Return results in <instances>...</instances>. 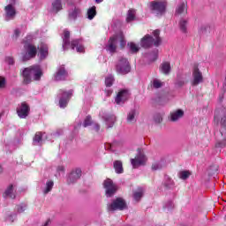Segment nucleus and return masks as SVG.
<instances>
[{
  "mask_svg": "<svg viewBox=\"0 0 226 226\" xmlns=\"http://www.w3.org/2000/svg\"><path fill=\"white\" fill-rule=\"evenodd\" d=\"M62 40L64 50H68V47L71 45L72 50H75L76 49L77 52H79L80 54H84V52H86V48H84V41H82V39H74L70 43V31L64 30Z\"/></svg>",
  "mask_w": 226,
  "mask_h": 226,
  "instance_id": "obj_1",
  "label": "nucleus"
},
{
  "mask_svg": "<svg viewBox=\"0 0 226 226\" xmlns=\"http://www.w3.org/2000/svg\"><path fill=\"white\" fill-rule=\"evenodd\" d=\"M34 75V80H40L43 72L40 65H32L30 67L25 68L23 71V83L31 84V76Z\"/></svg>",
  "mask_w": 226,
  "mask_h": 226,
  "instance_id": "obj_2",
  "label": "nucleus"
},
{
  "mask_svg": "<svg viewBox=\"0 0 226 226\" xmlns=\"http://www.w3.org/2000/svg\"><path fill=\"white\" fill-rule=\"evenodd\" d=\"M153 36H150L149 34L145 35L141 39V47L143 49H149L150 47H158L162 43V39L160 38V30H154L153 32Z\"/></svg>",
  "mask_w": 226,
  "mask_h": 226,
  "instance_id": "obj_3",
  "label": "nucleus"
},
{
  "mask_svg": "<svg viewBox=\"0 0 226 226\" xmlns=\"http://www.w3.org/2000/svg\"><path fill=\"white\" fill-rule=\"evenodd\" d=\"M118 39L120 40L122 47H124L126 45V41H124V34H123V32H118L117 34L109 38L106 46L107 50H109V52H111V54H114V52H116V49H117V43Z\"/></svg>",
  "mask_w": 226,
  "mask_h": 226,
  "instance_id": "obj_4",
  "label": "nucleus"
},
{
  "mask_svg": "<svg viewBox=\"0 0 226 226\" xmlns=\"http://www.w3.org/2000/svg\"><path fill=\"white\" fill-rule=\"evenodd\" d=\"M24 43V52L22 56V61H30V59H34L36 54H38V48L31 42L23 41Z\"/></svg>",
  "mask_w": 226,
  "mask_h": 226,
  "instance_id": "obj_5",
  "label": "nucleus"
},
{
  "mask_svg": "<svg viewBox=\"0 0 226 226\" xmlns=\"http://www.w3.org/2000/svg\"><path fill=\"white\" fill-rule=\"evenodd\" d=\"M73 96V90L66 91L64 89H60L58 93L59 105L62 109H64L68 104V100Z\"/></svg>",
  "mask_w": 226,
  "mask_h": 226,
  "instance_id": "obj_6",
  "label": "nucleus"
},
{
  "mask_svg": "<svg viewBox=\"0 0 226 226\" xmlns=\"http://www.w3.org/2000/svg\"><path fill=\"white\" fill-rule=\"evenodd\" d=\"M116 70L117 73L126 75V73H130V63L126 58L121 57L116 66Z\"/></svg>",
  "mask_w": 226,
  "mask_h": 226,
  "instance_id": "obj_7",
  "label": "nucleus"
},
{
  "mask_svg": "<svg viewBox=\"0 0 226 226\" xmlns=\"http://www.w3.org/2000/svg\"><path fill=\"white\" fill-rule=\"evenodd\" d=\"M149 8L152 11H157V13H164L167 8V2L165 1H152L149 3Z\"/></svg>",
  "mask_w": 226,
  "mask_h": 226,
  "instance_id": "obj_8",
  "label": "nucleus"
},
{
  "mask_svg": "<svg viewBox=\"0 0 226 226\" xmlns=\"http://www.w3.org/2000/svg\"><path fill=\"white\" fill-rule=\"evenodd\" d=\"M119 209L120 211H123V209H126V202L123 198H117L113 202L109 205L108 210L109 211H116Z\"/></svg>",
  "mask_w": 226,
  "mask_h": 226,
  "instance_id": "obj_9",
  "label": "nucleus"
},
{
  "mask_svg": "<svg viewBox=\"0 0 226 226\" xmlns=\"http://www.w3.org/2000/svg\"><path fill=\"white\" fill-rule=\"evenodd\" d=\"M103 186L106 190V195L108 197H112L116 192H117V185H114V182L110 178L104 181Z\"/></svg>",
  "mask_w": 226,
  "mask_h": 226,
  "instance_id": "obj_10",
  "label": "nucleus"
},
{
  "mask_svg": "<svg viewBox=\"0 0 226 226\" xmlns=\"http://www.w3.org/2000/svg\"><path fill=\"white\" fill-rule=\"evenodd\" d=\"M29 104H26V102H21V104H19L17 108V114L19 117H21V119H26V117L29 116Z\"/></svg>",
  "mask_w": 226,
  "mask_h": 226,
  "instance_id": "obj_11",
  "label": "nucleus"
},
{
  "mask_svg": "<svg viewBox=\"0 0 226 226\" xmlns=\"http://www.w3.org/2000/svg\"><path fill=\"white\" fill-rule=\"evenodd\" d=\"M130 98V92L126 89L121 90L117 94L115 102L117 105H121V103H124Z\"/></svg>",
  "mask_w": 226,
  "mask_h": 226,
  "instance_id": "obj_12",
  "label": "nucleus"
},
{
  "mask_svg": "<svg viewBox=\"0 0 226 226\" xmlns=\"http://www.w3.org/2000/svg\"><path fill=\"white\" fill-rule=\"evenodd\" d=\"M146 162H147V159L144 154H139L135 157V159L131 160L133 169H137L138 167H140V165H146Z\"/></svg>",
  "mask_w": 226,
  "mask_h": 226,
  "instance_id": "obj_13",
  "label": "nucleus"
},
{
  "mask_svg": "<svg viewBox=\"0 0 226 226\" xmlns=\"http://www.w3.org/2000/svg\"><path fill=\"white\" fill-rule=\"evenodd\" d=\"M68 79V72L64 68V65H60L55 74V80L61 81Z\"/></svg>",
  "mask_w": 226,
  "mask_h": 226,
  "instance_id": "obj_14",
  "label": "nucleus"
},
{
  "mask_svg": "<svg viewBox=\"0 0 226 226\" xmlns=\"http://www.w3.org/2000/svg\"><path fill=\"white\" fill-rule=\"evenodd\" d=\"M4 11L6 20H11V19H15V15H17V11H15V7L12 4H8L7 6H5Z\"/></svg>",
  "mask_w": 226,
  "mask_h": 226,
  "instance_id": "obj_15",
  "label": "nucleus"
},
{
  "mask_svg": "<svg viewBox=\"0 0 226 226\" xmlns=\"http://www.w3.org/2000/svg\"><path fill=\"white\" fill-rule=\"evenodd\" d=\"M192 86H199L202 82V73L199 71V67H195L192 72Z\"/></svg>",
  "mask_w": 226,
  "mask_h": 226,
  "instance_id": "obj_16",
  "label": "nucleus"
},
{
  "mask_svg": "<svg viewBox=\"0 0 226 226\" xmlns=\"http://www.w3.org/2000/svg\"><path fill=\"white\" fill-rule=\"evenodd\" d=\"M41 59H45L49 56V45L46 43H41L38 47Z\"/></svg>",
  "mask_w": 226,
  "mask_h": 226,
  "instance_id": "obj_17",
  "label": "nucleus"
},
{
  "mask_svg": "<svg viewBox=\"0 0 226 226\" xmlns=\"http://www.w3.org/2000/svg\"><path fill=\"white\" fill-rule=\"evenodd\" d=\"M80 176H82V170H80V169H76L75 171H72L69 175V183H75L77 179H80Z\"/></svg>",
  "mask_w": 226,
  "mask_h": 226,
  "instance_id": "obj_18",
  "label": "nucleus"
},
{
  "mask_svg": "<svg viewBox=\"0 0 226 226\" xmlns=\"http://www.w3.org/2000/svg\"><path fill=\"white\" fill-rule=\"evenodd\" d=\"M143 195H144V189L139 188L137 191L133 192L132 197L134 200H136V202H139V200L142 199Z\"/></svg>",
  "mask_w": 226,
  "mask_h": 226,
  "instance_id": "obj_19",
  "label": "nucleus"
},
{
  "mask_svg": "<svg viewBox=\"0 0 226 226\" xmlns=\"http://www.w3.org/2000/svg\"><path fill=\"white\" fill-rule=\"evenodd\" d=\"M114 169L117 174H123V162L121 161H115L114 162Z\"/></svg>",
  "mask_w": 226,
  "mask_h": 226,
  "instance_id": "obj_20",
  "label": "nucleus"
},
{
  "mask_svg": "<svg viewBox=\"0 0 226 226\" xmlns=\"http://www.w3.org/2000/svg\"><path fill=\"white\" fill-rule=\"evenodd\" d=\"M52 10L54 11H60V10H63V4H61V0H54L53 1Z\"/></svg>",
  "mask_w": 226,
  "mask_h": 226,
  "instance_id": "obj_21",
  "label": "nucleus"
},
{
  "mask_svg": "<svg viewBox=\"0 0 226 226\" xmlns=\"http://www.w3.org/2000/svg\"><path fill=\"white\" fill-rule=\"evenodd\" d=\"M136 11L135 9H130L127 12V17H126V22H132L135 20V15H136Z\"/></svg>",
  "mask_w": 226,
  "mask_h": 226,
  "instance_id": "obj_22",
  "label": "nucleus"
},
{
  "mask_svg": "<svg viewBox=\"0 0 226 226\" xmlns=\"http://www.w3.org/2000/svg\"><path fill=\"white\" fill-rule=\"evenodd\" d=\"M185 112L182 109H178L177 111L171 114V121H177L179 117H183Z\"/></svg>",
  "mask_w": 226,
  "mask_h": 226,
  "instance_id": "obj_23",
  "label": "nucleus"
},
{
  "mask_svg": "<svg viewBox=\"0 0 226 226\" xmlns=\"http://www.w3.org/2000/svg\"><path fill=\"white\" fill-rule=\"evenodd\" d=\"M96 17V6H93L87 11V19L93 20Z\"/></svg>",
  "mask_w": 226,
  "mask_h": 226,
  "instance_id": "obj_24",
  "label": "nucleus"
},
{
  "mask_svg": "<svg viewBox=\"0 0 226 226\" xmlns=\"http://www.w3.org/2000/svg\"><path fill=\"white\" fill-rule=\"evenodd\" d=\"M4 197H10V199H15V194H13V185H11L4 192Z\"/></svg>",
  "mask_w": 226,
  "mask_h": 226,
  "instance_id": "obj_25",
  "label": "nucleus"
},
{
  "mask_svg": "<svg viewBox=\"0 0 226 226\" xmlns=\"http://www.w3.org/2000/svg\"><path fill=\"white\" fill-rule=\"evenodd\" d=\"M43 139V132H38L35 133L34 138V146H37L39 142H41V139Z\"/></svg>",
  "mask_w": 226,
  "mask_h": 226,
  "instance_id": "obj_26",
  "label": "nucleus"
},
{
  "mask_svg": "<svg viewBox=\"0 0 226 226\" xmlns=\"http://www.w3.org/2000/svg\"><path fill=\"white\" fill-rule=\"evenodd\" d=\"M161 70L162 73H165L166 75L169 74V72H170V63H163L161 66Z\"/></svg>",
  "mask_w": 226,
  "mask_h": 226,
  "instance_id": "obj_27",
  "label": "nucleus"
},
{
  "mask_svg": "<svg viewBox=\"0 0 226 226\" xmlns=\"http://www.w3.org/2000/svg\"><path fill=\"white\" fill-rule=\"evenodd\" d=\"M128 45H129L130 50L132 54H137V52H139V50H140V48H139V46H137V44H135V42H130Z\"/></svg>",
  "mask_w": 226,
  "mask_h": 226,
  "instance_id": "obj_28",
  "label": "nucleus"
},
{
  "mask_svg": "<svg viewBox=\"0 0 226 226\" xmlns=\"http://www.w3.org/2000/svg\"><path fill=\"white\" fill-rule=\"evenodd\" d=\"M105 84L107 87H110L112 84H114V77L112 76H108L105 79Z\"/></svg>",
  "mask_w": 226,
  "mask_h": 226,
  "instance_id": "obj_29",
  "label": "nucleus"
},
{
  "mask_svg": "<svg viewBox=\"0 0 226 226\" xmlns=\"http://www.w3.org/2000/svg\"><path fill=\"white\" fill-rule=\"evenodd\" d=\"M162 86H163V83L162 81H160L159 79L153 80V87L155 89H159V87H162Z\"/></svg>",
  "mask_w": 226,
  "mask_h": 226,
  "instance_id": "obj_30",
  "label": "nucleus"
},
{
  "mask_svg": "<svg viewBox=\"0 0 226 226\" xmlns=\"http://www.w3.org/2000/svg\"><path fill=\"white\" fill-rule=\"evenodd\" d=\"M106 123H107L109 128H112V126L114 125V123H116V117H111L108 118L106 120Z\"/></svg>",
  "mask_w": 226,
  "mask_h": 226,
  "instance_id": "obj_31",
  "label": "nucleus"
},
{
  "mask_svg": "<svg viewBox=\"0 0 226 226\" xmlns=\"http://www.w3.org/2000/svg\"><path fill=\"white\" fill-rule=\"evenodd\" d=\"M179 176L180 179H188L190 177V171H181Z\"/></svg>",
  "mask_w": 226,
  "mask_h": 226,
  "instance_id": "obj_32",
  "label": "nucleus"
},
{
  "mask_svg": "<svg viewBox=\"0 0 226 226\" xmlns=\"http://www.w3.org/2000/svg\"><path fill=\"white\" fill-rule=\"evenodd\" d=\"M83 126H84L85 128H87V126H91V116H87V117L85 118Z\"/></svg>",
  "mask_w": 226,
  "mask_h": 226,
  "instance_id": "obj_33",
  "label": "nucleus"
},
{
  "mask_svg": "<svg viewBox=\"0 0 226 226\" xmlns=\"http://www.w3.org/2000/svg\"><path fill=\"white\" fill-rule=\"evenodd\" d=\"M53 186H54V182L49 181V182L47 183V188H46L44 193H49V192H50V190H52V187H53Z\"/></svg>",
  "mask_w": 226,
  "mask_h": 226,
  "instance_id": "obj_34",
  "label": "nucleus"
},
{
  "mask_svg": "<svg viewBox=\"0 0 226 226\" xmlns=\"http://www.w3.org/2000/svg\"><path fill=\"white\" fill-rule=\"evenodd\" d=\"M186 8V6L185 5V4H181L178 8L177 9V13L179 15L181 13H183L185 11V9Z\"/></svg>",
  "mask_w": 226,
  "mask_h": 226,
  "instance_id": "obj_35",
  "label": "nucleus"
},
{
  "mask_svg": "<svg viewBox=\"0 0 226 226\" xmlns=\"http://www.w3.org/2000/svg\"><path fill=\"white\" fill-rule=\"evenodd\" d=\"M180 29L183 33H186V20L180 21Z\"/></svg>",
  "mask_w": 226,
  "mask_h": 226,
  "instance_id": "obj_36",
  "label": "nucleus"
},
{
  "mask_svg": "<svg viewBox=\"0 0 226 226\" xmlns=\"http://www.w3.org/2000/svg\"><path fill=\"white\" fill-rule=\"evenodd\" d=\"M135 119V110H132L127 117L128 121H133Z\"/></svg>",
  "mask_w": 226,
  "mask_h": 226,
  "instance_id": "obj_37",
  "label": "nucleus"
},
{
  "mask_svg": "<svg viewBox=\"0 0 226 226\" xmlns=\"http://www.w3.org/2000/svg\"><path fill=\"white\" fill-rule=\"evenodd\" d=\"M79 11H72V12H71L69 14V18L72 19V20H75V19H77V15H78Z\"/></svg>",
  "mask_w": 226,
  "mask_h": 226,
  "instance_id": "obj_38",
  "label": "nucleus"
},
{
  "mask_svg": "<svg viewBox=\"0 0 226 226\" xmlns=\"http://www.w3.org/2000/svg\"><path fill=\"white\" fill-rule=\"evenodd\" d=\"M5 62L7 64H13V63H15V61L13 60V57H11V56L6 57Z\"/></svg>",
  "mask_w": 226,
  "mask_h": 226,
  "instance_id": "obj_39",
  "label": "nucleus"
},
{
  "mask_svg": "<svg viewBox=\"0 0 226 226\" xmlns=\"http://www.w3.org/2000/svg\"><path fill=\"white\" fill-rule=\"evenodd\" d=\"M6 85V79H4V78L0 77V87H4V86Z\"/></svg>",
  "mask_w": 226,
  "mask_h": 226,
  "instance_id": "obj_40",
  "label": "nucleus"
},
{
  "mask_svg": "<svg viewBox=\"0 0 226 226\" xmlns=\"http://www.w3.org/2000/svg\"><path fill=\"white\" fill-rule=\"evenodd\" d=\"M104 147L107 149V151H112V144L110 143H106Z\"/></svg>",
  "mask_w": 226,
  "mask_h": 226,
  "instance_id": "obj_41",
  "label": "nucleus"
},
{
  "mask_svg": "<svg viewBox=\"0 0 226 226\" xmlns=\"http://www.w3.org/2000/svg\"><path fill=\"white\" fill-rule=\"evenodd\" d=\"M14 34H15L16 38H18L19 34H20V30L16 29V30L14 31Z\"/></svg>",
  "mask_w": 226,
  "mask_h": 226,
  "instance_id": "obj_42",
  "label": "nucleus"
},
{
  "mask_svg": "<svg viewBox=\"0 0 226 226\" xmlns=\"http://www.w3.org/2000/svg\"><path fill=\"white\" fill-rule=\"evenodd\" d=\"M152 169H153V170H157L158 165L157 164L153 165Z\"/></svg>",
  "mask_w": 226,
  "mask_h": 226,
  "instance_id": "obj_43",
  "label": "nucleus"
},
{
  "mask_svg": "<svg viewBox=\"0 0 226 226\" xmlns=\"http://www.w3.org/2000/svg\"><path fill=\"white\" fill-rule=\"evenodd\" d=\"M110 94H112V90H108L107 91V96H110Z\"/></svg>",
  "mask_w": 226,
  "mask_h": 226,
  "instance_id": "obj_44",
  "label": "nucleus"
},
{
  "mask_svg": "<svg viewBox=\"0 0 226 226\" xmlns=\"http://www.w3.org/2000/svg\"><path fill=\"white\" fill-rule=\"evenodd\" d=\"M100 130V125L99 124H95V132H99Z\"/></svg>",
  "mask_w": 226,
  "mask_h": 226,
  "instance_id": "obj_45",
  "label": "nucleus"
},
{
  "mask_svg": "<svg viewBox=\"0 0 226 226\" xmlns=\"http://www.w3.org/2000/svg\"><path fill=\"white\" fill-rule=\"evenodd\" d=\"M103 2V0H95V3L97 4H100V3H102Z\"/></svg>",
  "mask_w": 226,
  "mask_h": 226,
  "instance_id": "obj_46",
  "label": "nucleus"
},
{
  "mask_svg": "<svg viewBox=\"0 0 226 226\" xmlns=\"http://www.w3.org/2000/svg\"><path fill=\"white\" fill-rule=\"evenodd\" d=\"M49 223H50V220H48V221L46 222V223H45V225H44V226L49 225Z\"/></svg>",
  "mask_w": 226,
  "mask_h": 226,
  "instance_id": "obj_47",
  "label": "nucleus"
},
{
  "mask_svg": "<svg viewBox=\"0 0 226 226\" xmlns=\"http://www.w3.org/2000/svg\"><path fill=\"white\" fill-rule=\"evenodd\" d=\"M185 84V81L181 82V83H177V86H183Z\"/></svg>",
  "mask_w": 226,
  "mask_h": 226,
  "instance_id": "obj_48",
  "label": "nucleus"
},
{
  "mask_svg": "<svg viewBox=\"0 0 226 226\" xmlns=\"http://www.w3.org/2000/svg\"><path fill=\"white\" fill-rule=\"evenodd\" d=\"M3 172V168L0 166V174Z\"/></svg>",
  "mask_w": 226,
  "mask_h": 226,
  "instance_id": "obj_49",
  "label": "nucleus"
},
{
  "mask_svg": "<svg viewBox=\"0 0 226 226\" xmlns=\"http://www.w3.org/2000/svg\"><path fill=\"white\" fill-rule=\"evenodd\" d=\"M3 114H4V113H0V118L3 117Z\"/></svg>",
  "mask_w": 226,
  "mask_h": 226,
  "instance_id": "obj_50",
  "label": "nucleus"
},
{
  "mask_svg": "<svg viewBox=\"0 0 226 226\" xmlns=\"http://www.w3.org/2000/svg\"><path fill=\"white\" fill-rule=\"evenodd\" d=\"M160 121H162V118H161V120H159V123H160Z\"/></svg>",
  "mask_w": 226,
  "mask_h": 226,
  "instance_id": "obj_51",
  "label": "nucleus"
}]
</instances>
